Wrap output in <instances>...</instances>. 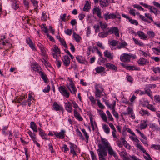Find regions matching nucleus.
Returning <instances> with one entry per match:
<instances>
[{
	"mask_svg": "<svg viewBox=\"0 0 160 160\" xmlns=\"http://www.w3.org/2000/svg\"><path fill=\"white\" fill-rule=\"evenodd\" d=\"M101 143L99 144V148L97 150L99 160H106L105 157L107 155V152L105 148L110 145L107 140L102 137L101 138Z\"/></svg>",
	"mask_w": 160,
	"mask_h": 160,
	"instance_id": "f257e3e1",
	"label": "nucleus"
},
{
	"mask_svg": "<svg viewBox=\"0 0 160 160\" xmlns=\"http://www.w3.org/2000/svg\"><path fill=\"white\" fill-rule=\"evenodd\" d=\"M136 57L135 55H133L132 54H128L124 53L121 55L120 58L122 61L128 62H130L131 58L134 59Z\"/></svg>",
	"mask_w": 160,
	"mask_h": 160,
	"instance_id": "f03ea898",
	"label": "nucleus"
},
{
	"mask_svg": "<svg viewBox=\"0 0 160 160\" xmlns=\"http://www.w3.org/2000/svg\"><path fill=\"white\" fill-rule=\"evenodd\" d=\"M95 96L96 98H100L101 94L102 93L104 89L101 84H96L95 85Z\"/></svg>",
	"mask_w": 160,
	"mask_h": 160,
	"instance_id": "7ed1b4c3",
	"label": "nucleus"
},
{
	"mask_svg": "<svg viewBox=\"0 0 160 160\" xmlns=\"http://www.w3.org/2000/svg\"><path fill=\"white\" fill-rule=\"evenodd\" d=\"M59 90L62 94L66 98L69 96V93L66 89L65 87L64 86H61L58 87Z\"/></svg>",
	"mask_w": 160,
	"mask_h": 160,
	"instance_id": "20e7f679",
	"label": "nucleus"
},
{
	"mask_svg": "<svg viewBox=\"0 0 160 160\" xmlns=\"http://www.w3.org/2000/svg\"><path fill=\"white\" fill-rule=\"evenodd\" d=\"M102 101L105 102L106 105L110 109H112V110H114V107L116 105V101H113L112 103L109 102V101L106 99L102 98Z\"/></svg>",
	"mask_w": 160,
	"mask_h": 160,
	"instance_id": "39448f33",
	"label": "nucleus"
},
{
	"mask_svg": "<svg viewBox=\"0 0 160 160\" xmlns=\"http://www.w3.org/2000/svg\"><path fill=\"white\" fill-rule=\"evenodd\" d=\"M103 16L105 19L107 20L108 19H115L116 16L114 15V13H109V12H107V13H105L103 15Z\"/></svg>",
	"mask_w": 160,
	"mask_h": 160,
	"instance_id": "423d86ee",
	"label": "nucleus"
},
{
	"mask_svg": "<svg viewBox=\"0 0 160 160\" xmlns=\"http://www.w3.org/2000/svg\"><path fill=\"white\" fill-rule=\"evenodd\" d=\"M5 36H2L0 37V43L2 44L3 46H7L9 48L11 47L12 45L10 44L7 41H4L5 39Z\"/></svg>",
	"mask_w": 160,
	"mask_h": 160,
	"instance_id": "0eeeda50",
	"label": "nucleus"
},
{
	"mask_svg": "<svg viewBox=\"0 0 160 160\" xmlns=\"http://www.w3.org/2000/svg\"><path fill=\"white\" fill-rule=\"evenodd\" d=\"M76 59L78 62L82 64H87L88 63L84 58L81 56H77L76 57Z\"/></svg>",
	"mask_w": 160,
	"mask_h": 160,
	"instance_id": "6e6552de",
	"label": "nucleus"
},
{
	"mask_svg": "<svg viewBox=\"0 0 160 160\" xmlns=\"http://www.w3.org/2000/svg\"><path fill=\"white\" fill-rule=\"evenodd\" d=\"M137 62L139 65L143 66L145 65L148 64L149 62L148 60L146 59L143 58H141L138 60Z\"/></svg>",
	"mask_w": 160,
	"mask_h": 160,
	"instance_id": "1a4fd4ad",
	"label": "nucleus"
},
{
	"mask_svg": "<svg viewBox=\"0 0 160 160\" xmlns=\"http://www.w3.org/2000/svg\"><path fill=\"white\" fill-rule=\"evenodd\" d=\"M68 89L71 92L72 94H76L77 89L74 86L72 82H71L69 84V86L68 87Z\"/></svg>",
	"mask_w": 160,
	"mask_h": 160,
	"instance_id": "9d476101",
	"label": "nucleus"
},
{
	"mask_svg": "<svg viewBox=\"0 0 160 160\" xmlns=\"http://www.w3.org/2000/svg\"><path fill=\"white\" fill-rule=\"evenodd\" d=\"M63 63L66 67L68 66L70 63V58L67 56H64L63 58H62Z\"/></svg>",
	"mask_w": 160,
	"mask_h": 160,
	"instance_id": "9b49d317",
	"label": "nucleus"
},
{
	"mask_svg": "<svg viewBox=\"0 0 160 160\" xmlns=\"http://www.w3.org/2000/svg\"><path fill=\"white\" fill-rule=\"evenodd\" d=\"M70 153L73 154V155H76V152H75V149L76 148V145L71 142L69 143Z\"/></svg>",
	"mask_w": 160,
	"mask_h": 160,
	"instance_id": "f8f14e48",
	"label": "nucleus"
},
{
	"mask_svg": "<svg viewBox=\"0 0 160 160\" xmlns=\"http://www.w3.org/2000/svg\"><path fill=\"white\" fill-rule=\"evenodd\" d=\"M105 66L107 68H108L109 69L113 70L115 72H116L117 69V67L112 64L108 63L105 64Z\"/></svg>",
	"mask_w": 160,
	"mask_h": 160,
	"instance_id": "ddd939ff",
	"label": "nucleus"
},
{
	"mask_svg": "<svg viewBox=\"0 0 160 160\" xmlns=\"http://www.w3.org/2000/svg\"><path fill=\"white\" fill-rule=\"evenodd\" d=\"M108 154L111 156H113L115 158L117 157V155L115 152L113 151L111 146L107 148Z\"/></svg>",
	"mask_w": 160,
	"mask_h": 160,
	"instance_id": "4468645a",
	"label": "nucleus"
},
{
	"mask_svg": "<svg viewBox=\"0 0 160 160\" xmlns=\"http://www.w3.org/2000/svg\"><path fill=\"white\" fill-rule=\"evenodd\" d=\"M149 126V128H151L153 131H160V128L155 123H150Z\"/></svg>",
	"mask_w": 160,
	"mask_h": 160,
	"instance_id": "2eb2a0df",
	"label": "nucleus"
},
{
	"mask_svg": "<svg viewBox=\"0 0 160 160\" xmlns=\"http://www.w3.org/2000/svg\"><path fill=\"white\" fill-rule=\"evenodd\" d=\"M26 41L27 44L29 45V47L32 50H35V46L33 44L32 41L30 38H27Z\"/></svg>",
	"mask_w": 160,
	"mask_h": 160,
	"instance_id": "dca6fc26",
	"label": "nucleus"
},
{
	"mask_svg": "<svg viewBox=\"0 0 160 160\" xmlns=\"http://www.w3.org/2000/svg\"><path fill=\"white\" fill-rule=\"evenodd\" d=\"M65 131L64 130H61V132L59 133L58 132H55L54 133V135L56 136L58 138H63L64 136V134Z\"/></svg>",
	"mask_w": 160,
	"mask_h": 160,
	"instance_id": "f3484780",
	"label": "nucleus"
},
{
	"mask_svg": "<svg viewBox=\"0 0 160 160\" xmlns=\"http://www.w3.org/2000/svg\"><path fill=\"white\" fill-rule=\"evenodd\" d=\"M39 134L40 135L42 138L45 140H48L49 138L46 137V134L42 130L41 128H38Z\"/></svg>",
	"mask_w": 160,
	"mask_h": 160,
	"instance_id": "a211bd4d",
	"label": "nucleus"
},
{
	"mask_svg": "<svg viewBox=\"0 0 160 160\" xmlns=\"http://www.w3.org/2000/svg\"><path fill=\"white\" fill-rule=\"evenodd\" d=\"M120 140H121L122 142L123 145L126 148L128 149H130L131 146L123 138L121 137L120 138Z\"/></svg>",
	"mask_w": 160,
	"mask_h": 160,
	"instance_id": "6ab92c4d",
	"label": "nucleus"
},
{
	"mask_svg": "<svg viewBox=\"0 0 160 160\" xmlns=\"http://www.w3.org/2000/svg\"><path fill=\"white\" fill-rule=\"evenodd\" d=\"M39 73L40 75L42 78L43 80L45 83H47L48 81V78L47 75L44 73L43 72L40 71L39 72Z\"/></svg>",
	"mask_w": 160,
	"mask_h": 160,
	"instance_id": "aec40b11",
	"label": "nucleus"
},
{
	"mask_svg": "<svg viewBox=\"0 0 160 160\" xmlns=\"http://www.w3.org/2000/svg\"><path fill=\"white\" fill-rule=\"evenodd\" d=\"M149 9L150 10V12L153 13L156 15L160 13V11L153 6H149Z\"/></svg>",
	"mask_w": 160,
	"mask_h": 160,
	"instance_id": "412c9836",
	"label": "nucleus"
},
{
	"mask_svg": "<svg viewBox=\"0 0 160 160\" xmlns=\"http://www.w3.org/2000/svg\"><path fill=\"white\" fill-rule=\"evenodd\" d=\"M100 5L101 7L103 8L108 6L109 4V1L108 0H100L99 1Z\"/></svg>",
	"mask_w": 160,
	"mask_h": 160,
	"instance_id": "4be33fe9",
	"label": "nucleus"
},
{
	"mask_svg": "<svg viewBox=\"0 0 160 160\" xmlns=\"http://www.w3.org/2000/svg\"><path fill=\"white\" fill-rule=\"evenodd\" d=\"M74 116L77 119L82 121L83 120L82 118L80 116V114L77 111H74Z\"/></svg>",
	"mask_w": 160,
	"mask_h": 160,
	"instance_id": "5701e85b",
	"label": "nucleus"
},
{
	"mask_svg": "<svg viewBox=\"0 0 160 160\" xmlns=\"http://www.w3.org/2000/svg\"><path fill=\"white\" fill-rule=\"evenodd\" d=\"M104 54L105 57L110 59H112L113 58V56L111 53L110 52L107 50L105 51L104 52Z\"/></svg>",
	"mask_w": 160,
	"mask_h": 160,
	"instance_id": "b1692460",
	"label": "nucleus"
},
{
	"mask_svg": "<svg viewBox=\"0 0 160 160\" xmlns=\"http://www.w3.org/2000/svg\"><path fill=\"white\" fill-rule=\"evenodd\" d=\"M90 5L89 2L88 1H86V3L84 6L83 8V11H84L88 12V10L90 9Z\"/></svg>",
	"mask_w": 160,
	"mask_h": 160,
	"instance_id": "393cba45",
	"label": "nucleus"
},
{
	"mask_svg": "<svg viewBox=\"0 0 160 160\" xmlns=\"http://www.w3.org/2000/svg\"><path fill=\"white\" fill-rule=\"evenodd\" d=\"M96 72L98 73H100L104 72L105 71V68L102 66L98 67L95 69Z\"/></svg>",
	"mask_w": 160,
	"mask_h": 160,
	"instance_id": "a878e982",
	"label": "nucleus"
},
{
	"mask_svg": "<svg viewBox=\"0 0 160 160\" xmlns=\"http://www.w3.org/2000/svg\"><path fill=\"white\" fill-rule=\"evenodd\" d=\"M93 13H96L99 18H101V11L98 8H94L93 10Z\"/></svg>",
	"mask_w": 160,
	"mask_h": 160,
	"instance_id": "bb28decb",
	"label": "nucleus"
},
{
	"mask_svg": "<svg viewBox=\"0 0 160 160\" xmlns=\"http://www.w3.org/2000/svg\"><path fill=\"white\" fill-rule=\"evenodd\" d=\"M33 5L34 7V9L37 12L38 10V2L36 0H30Z\"/></svg>",
	"mask_w": 160,
	"mask_h": 160,
	"instance_id": "cd10ccee",
	"label": "nucleus"
},
{
	"mask_svg": "<svg viewBox=\"0 0 160 160\" xmlns=\"http://www.w3.org/2000/svg\"><path fill=\"white\" fill-rule=\"evenodd\" d=\"M99 113L102 119L105 122H107V118L106 114L103 112L102 111H99Z\"/></svg>",
	"mask_w": 160,
	"mask_h": 160,
	"instance_id": "c85d7f7f",
	"label": "nucleus"
},
{
	"mask_svg": "<svg viewBox=\"0 0 160 160\" xmlns=\"http://www.w3.org/2000/svg\"><path fill=\"white\" fill-rule=\"evenodd\" d=\"M137 34L141 39L146 40L147 38V36L142 31H139L138 32Z\"/></svg>",
	"mask_w": 160,
	"mask_h": 160,
	"instance_id": "c756f323",
	"label": "nucleus"
},
{
	"mask_svg": "<svg viewBox=\"0 0 160 160\" xmlns=\"http://www.w3.org/2000/svg\"><path fill=\"white\" fill-rule=\"evenodd\" d=\"M53 107L55 110H61L62 109V107L58 105L56 102L53 103Z\"/></svg>",
	"mask_w": 160,
	"mask_h": 160,
	"instance_id": "7c9ffc66",
	"label": "nucleus"
},
{
	"mask_svg": "<svg viewBox=\"0 0 160 160\" xmlns=\"http://www.w3.org/2000/svg\"><path fill=\"white\" fill-rule=\"evenodd\" d=\"M127 70H139L140 68L135 66H128Z\"/></svg>",
	"mask_w": 160,
	"mask_h": 160,
	"instance_id": "2f4dec72",
	"label": "nucleus"
},
{
	"mask_svg": "<svg viewBox=\"0 0 160 160\" xmlns=\"http://www.w3.org/2000/svg\"><path fill=\"white\" fill-rule=\"evenodd\" d=\"M119 45L117 47V48L118 49L124 48L127 45V44L124 41H122L121 43H119Z\"/></svg>",
	"mask_w": 160,
	"mask_h": 160,
	"instance_id": "473e14b6",
	"label": "nucleus"
},
{
	"mask_svg": "<svg viewBox=\"0 0 160 160\" xmlns=\"http://www.w3.org/2000/svg\"><path fill=\"white\" fill-rule=\"evenodd\" d=\"M144 90L145 93L147 94L150 97L151 99H152L153 97L152 95L151 94V93L152 92H151L150 89L147 88L145 87V88Z\"/></svg>",
	"mask_w": 160,
	"mask_h": 160,
	"instance_id": "72a5a7b5",
	"label": "nucleus"
},
{
	"mask_svg": "<svg viewBox=\"0 0 160 160\" xmlns=\"http://www.w3.org/2000/svg\"><path fill=\"white\" fill-rule=\"evenodd\" d=\"M65 106L66 110H71L72 109V105L70 102H68L65 103Z\"/></svg>",
	"mask_w": 160,
	"mask_h": 160,
	"instance_id": "f704fd0d",
	"label": "nucleus"
},
{
	"mask_svg": "<svg viewBox=\"0 0 160 160\" xmlns=\"http://www.w3.org/2000/svg\"><path fill=\"white\" fill-rule=\"evenodd\" d=\"M118 43L119 42L118 41L113 40L110 42L109 43V44H110V47L112 48V47H112L117 46L118 45Z\"/></svg>",
	"mask_w": 160,
	"mask_h": 160,
	"instance_id": "c9c22d12",
	"label": "nucleus"
},
{
	"mask_svg": "<svg viewBox=\"0 0 160 160\" xmlns=\"http://www.w3.org/2000/svg\"><path fill=\"white\" fill-rule=\"evenodd\" d=\"M30 127L33 130L34 132H37L36 126L34 122H31L30 123Z\"/></svg>",
	"mask_w": 160,
	"mask_h": 160,
	"instance_id": "e433bc0d",
	"label": "nucleus"
},
{
	"mask_svg": "<svg viewBox=\"0 0 160 160\" xmlns=\"http://www.w3.org/2000/svg\"><path fill=\"white\" fill-rule=\"evenodd\" d=\"M89 118L92 128V130H94L95 129V127L96 126V124L95 122L93 121L92 118L91 117H90Z\"/></svg>",
	"mask_w": 160,
	"mask_h": 160,
	"instance_id": "4c0bfd02",
	"label": "nucleus"
},
{
	"mask_svg": "<svg viewBox=\"0 0 160 160\" xmlns=\"http://www.w3.org/2000/svg\"><path fill=\"white\" fill-rule=\"evenodd\" d=\"M119 153L123 160L124 159V158L127 157L126 156L127 154V152L125 150H123L122 151L119 152Z\"/></svg>",
	"mask_w": 160,
	"mask_h": 160,
	"instance_id": "58836bf2",
	"label": "nucleus"
},
{
	"mask_svg": "<svg viewBox=\"0 0 160 160\" xmlns=\"http://www.w3.org/2000/svg\"><path fill=\"white\" fill-rule=\"evenodd\" d=\"M113 33H114L116 36L119 37V34L118 28L116 27H113Z\"/></svg>",
	"mask_w": 160,
	"mask_h": 160,
	"instance_id": "ea45409f",
	"label": "nucleus"
},
{
	"mask_svg": "<svg viewBox=\"0 0 160 160\" xmlns=\"http://www.w3.org/2000/svg\"><path fill=\"white\" fill-rule=\"evenodd\" d=\"M102 128L105 132L107 134H108L110 132V129L108 125L105 124L103 125Z\"/></svg>",
	"mask_w": 160,
	"mask_h": 160,
	"instance_id": "a19ab883",
	"label": "nucleus"
},
{
	"mask_svg": "<svg viewBox=\"0 0 160 160\" xmlns=\"http://www.w3.org/2000/svg\"><path fill=\"white\" fill-rule=\"evenodd\" d=\"M73 36L75 40L77 42H79L80 41L81 38L78 35L74 32Z\"/></svg>",
	"mask_w": 160,
	"mask_h": 160,
	"instance_id": "79ce46f5",
	"label": "nucleus"
},
{
	"mask_svg": "<svg viewBox=\"0 0 160 160\" xmlns=\"http://www.w3.org/2000/svg\"><path fill=\"white\" fill-rule=\"evenodd\" d=\"M12 7L15 10H17L19 8L16 1L14 0L13 1Z\"/></svg>",
	"mask_w": 160,
	"mask_h": 160,
	"instance_id": "37998d69",
	"label": "nucleus"
},
{
	"mask_svg": "<svg viewBox=\"0 0 160 160\" xmlns=\"http://www.w3.org/2000/svg\"><path fill=\"white\" fill-rule=\"evenodd\" d=\"M151 70L155 73H160V68L158 67L152 68Z\"/></svg>",
	"mask_w": 160,
	"mask_h": 160,
	"instance_id": "c03bdc74",
	"label": "nucleus"
},
{
	"mask_svg": "<svg viewBox=\"0 0 160 160\" xmlns=\"http://www.w3.org/2000/svg\"><path fill=\"white\" fill-rule=\"evenodd\" d=\"M82 132L84 133V135L86 138V143H88V140L89 138V136L87 134V132H86L85 130L84 129H82L81 130Z\"/></svg>",
	"mask_w": 160,
	"mask_h": 160,
	"instance_id": "a18cd8bd",
	"label": "nucleus"
},
{
	"mask_svg": "<svg viewBox=\"0 0 160 160\" xmlns=\"http://www.w3.org/2000/svg\"><path fill=\"white\" fill-rule=\"evenodd\" d=\"M28 133L32 138V141L34 139H36V135L35 133H32V132L30 131H29Z\"/></svg>",
	"mask_w": 160,
	"mask_h": 160,
	"instance_id": "49530a36",
	"label": "nucleus"
},
{
	"mask_svg": "<svg viewBox=\"0 0 160 160\" xmlns=\"http://www.w3.org/2000/svg\"><path fill=\"white\" fill-rule=\"evenodd\" d=\"M136 147L140 149L141 151H142L143 153L146 152V151L145 150L143 147L139 144L138 143H137L136 144Z\"/></svg>",
	"mask_w": 160,
	"mask_h": 160,
	"instance_id": "de8ad7c7",
	"label": "nucleus"
},
{
	"mask_svg": "<svg viewBox=\"0 0 160 160\" xmlns=\"http://www.w3.org/2000/svg\"><path fill=\"white\" fill-rule=\"evenodd\" d=\"M41 28L42 30L45 33L48 34V30L47 28L45 26V25L43 24L41 25Z\"/></svg>",
	"mask_w": 160,
	"mask_h": 160,
	"instance_id": "09e8293b",
	"label": "nucleus"
},
{
	"mask_svg": "<svg viewBox=\"0 0 160 160\" xmlns=\"http://www.w3.org/2000/svg\"><path fill=\"white\" fill-rule=\"evenodd\" d=\"M53 51L55 53H57V54L60 53V51L58 47L56 45H54L53 47Z\"/></svg>",
	"mask_w": 160,
	"mask_h": 160,
	"instance_id": "8fccbe9b",
	"label": "nucleus"
},
{
	"mask_svg": "<svg viewBox=\"0 0 160 160\" xmlns=\"http://www.w3.org/2000/svg\"><path fill=\"white\" fill-rule=\"evenodd\" d=\"M154 100L156 102L160 103V96L156 95L154 97Z\"/></svg>",
	"mask_w": 160,
	"mask_h": 160,
	"instance_id": "3c124183",
	"label": "nucleus"
},
{
	"mask_svg": "<svg viewBox=\"0 0 160 160\" xmlns=\"http://www.w3.org/2000/svg\"><path fill=\"white\" fill-rule=\"evenodd\" d=\"M147 34L148 35L149 37L151 38H153L155 36V34L153 31H149L147 32Z\"/></svg>",
	"mask_w": 160,
	"mask_h": 160,
	"instance_id": "603ef678",
	"label": "nucleus"
},
{
	"mask_svg": "<svg viewBox=\"0 0 160 160\" xmlns=\"http://www.w3.org/2000/svg\"><path fill=\"white\" fill-rule=\"evenodd\" d=\"M100 27L103 31L106 29L107 27V25L105 23H103L102 22H100Z\"/></svg>",
	"mask_w": 160,
	"mask_h": 160,
	"instance_id": "864d4df0",
	"label": "nucleus"
},
{
	"mask_svg": "<svg viewBox=\"0 0 160 160\" xmlns=\"http://www.w3.org/2000/svg\"><path fill=\"white\" fill-rule=\"evenodd\" d=\"M41 52V54L42 56L43 57V58H44L45 59H47L48 58V56L46 54L45 50L44 48L40 50Z\"/></svg>",
	"mask_w": 160,
	"mask_h": 160,
	"instance_id": "5fc2aeb1",
	"label": "nucleus"
},
{
	"mask_svg": "<svg viewBox=\"0 0 160 160\" xmlns=\"http://www.w3.org/2000/svg\"><path fill=\"white\" fill-rule=\"evenodd\" d=\"M139 112L142 116L147 115L148 116L150 114L148 111H140Z\"/></svg>",
	"mask_w": 160,
	"mask_h": 160,
	"instance_id": "6e6d98bb",
	"label": "nucleus"
},
{
	"mask_svg": "<svg viewBox=\"0 0 160 160\" xmlns=\"http://www.w3.org/2000/svg\"><path fill=\"white\" fill-rule=\"evenodd\" d=\"M140 128L142 129L146 128L147 125L146 123V122L144 121L143 122L140 124Z\"/></svg>",
	"mask_w": 160,
	"mask_h": 160,
	"instance_id": "4d7b16f0",
	"label": "nucleus"
},
{
	"mask_svg": "<svg viewBox=\"0 0 160 160\" xmlns=\"http://www.w3.org/2000/svg\"><path fill=\"white\" fill-rule=\"evenodd\" d=\"M92 160H97L96 155L92 151H90Z\"/></svg>",
	"mask_w": 160,
	"mask_h": 160,
	"instance_id": "13d9d810",
	"label": "nucleus"
},
{
	"mask_svg": "<svg viewBox=\"0 0 160 160\" xmlns=\"http://www.w3.org/2000/svg\"><path fill=\"white\" fill-rule=\"evenodd\" d=\"M99 36L101 38H104L106 37L108 35L106 32H102L99 33L98 34Z\"/></svg>",
	"mask_w": 160,
	"mask_h": 160,
	"instance_id": "bf43d9fd",
	"label": "nucleus"
},
{
	"mask_svg": "<svg viewBox=\"0 0 160 160\" xmlns=\"http://www.w3.org/2000/svg\"><path fill=\"white\" fill-rule=\"evenodd\" d=\"M113 27L111 28H108V31L106 32V33L107 34V35L113 33Z\"/></svg>",
	"mask_w": 160,
	"mask_h": 160,
	"instance_id": "052dcab7",
	"label": "nucleus"
},
{
	"mask_svg": "<svg viewBox=\"0 0 160 160\" xmlns=\"http://www.w3.org/2000/svg\"><path fill=\"white\" fill-rule=\"evenodd\" d=\"M23 3L26 9L28 10L29 9V3L26 0H23Z\"/></svg>",
	"mask_w": 160,
	"mask_h": 160,
	"instance_id": "680f3d73",
	"label": "nucleus"
},
{
	"mask_svg": "<svg viewBox=\"0 0 160 160\" xmlns=\"http://www.w3.org/2000/svg\"><path fill=\"white\" fill-rule=\"evenodd\" d=\"M59 40L62 45H63L65 48H67V45L64 39L60 38H59Z\"/></svg>",
	"mask_w": 160,
	"mask_h": 160,
	"instance_id": "e2e57ef3",
	"label": "nucleus"
},
{
	"mask_svg": "<svg viewBox=\"0 0 160 160\" xmlns=\"http://www.w3.org/2000/svg\"><path fill=\"white\" fill-rule=\"evenodd\" d=\"M33 68L34 71H37L38 73L40 72V67L38 65H34L33 67Z\"/></svg>",
	"mask_w": 160,
	"mask_h": 160,
	"instance_id": "0e129e2a",
	"label": "nucleus"
},
{
	"mask_svg": "<svg viewBox=\"0 0 160 160\" xmlns=\"http://www.w3.org/2000/svg\"><path fill=\"white\" fill-rule=\"evenodd\" d=\"M128 20L129 22L132 24H134L136 26H137L138 24V22L136 20H132L130 18Z\"/></svg>",
	"mask_w": 160,
	"mask_h": 160,
	"instance_id": "69168bd1",
	"label": "nucleus"
},
{
	"mask_svg": "<svg viewBox=\"0 0 160 160\" xmlns=\"http://www.w3.org/2000/svg\"><path fill=\"white\" fill-rule=\"evenodd\" d=\"M97 104L100 108L101 109H104V106L100 102V100H97Z\"/></svg>",
	"mask_w": 160,
	"mask_h": 160,
	"instance_id": "338daca9",
	"label": "nucleus"
},
{
	"mask_svg": "<svg viewBox=\"0 0 160 160\" xmlns=\"http://www.w3.org/2000/svg\"><path fill=\"white\" fill-rule=\"evenodd\" d=\"M144 153L147 155V156H144V158L146 160H152L150 155L147 153L146 152H145Z\"/></svg>",
	"mask_w": 160,
	"mask_h": 160,
	"instance_id": "774afa93",
	"label": "nucleus"
}]
</instances>
